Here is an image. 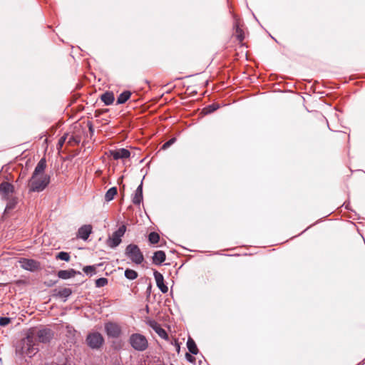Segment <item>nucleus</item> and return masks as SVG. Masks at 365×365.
I'll list each match as a JSON object with an SVG mask.
<instances>
[{"instance_id": "393cba45", "label": "nucleus", "mask_w": 365, "mask_h": 365, "mask_svg": "<svg viewBox=\"0 0 365 365\" xmlns=\"http://www.w3.org/2000/svg\"><path fill=\"white\" fill-rule=\"evenodd\" d=\"M17 203L16 200L15 199H11L9 200V202L6 204V207L5 209V212H8L12 209H14Z\"/></svg>"}, {"instance_id": "ddd939ff", "label": "nucleus", "mask_w": 365, "mask_h": 365, "mask_svg": "<svg viewBox=\"0 0 365 365\" xmlns=\"http://www.w3.org/2000/svg\"><path fill=\"white\" fill-rule=\"evenodd\" d=\"M13 190V185L7 182H3L0 185V192L5 197H9Z\"/></svg>"}, {"instance_id": "cd10ccee", "label": "nucleus", "mask_w": 365, "mask_h": 365, "mask_svg": "<svg viewBox=\"0 0 365 365\" xmlns=\"http://www.w3.org/2000/svg\"><path fill=\"white\" fill-rule=\"evenodd\" d=\"M11 322V319L9 317H1L0 318V326L5 327Z\"/></svg>"}, {"instance_id": "7ed1b4c3", "label": "nucleus", "mask_w": 365, "mask_h": 365, "mask_svg": "<svg viewBox=\"0 0 365 365\" xmlns=\"http://www.w3.org/2000/svg\"><path fill=\"white\" fill-rule=\"evenodd\" d=\"M29 332L38 344V342L47 343L53 338V333L49 329L31 328Z\"/></svg>"}, {"instance_id": "a878e982", "label": "nucleus", "mask_w": 365, "mask_h": 365, "mask_svg": "<svg viewBox=\"0 0 365 365\" xmlns=\"http://www.w3.org/2000/svg\"><path fill=\"white\" fill-rule=\"evenodd\" d=\"M107 284H108V279L104 277L99 278L96 281V285L97 287H104Z\"/></svg>"}, {"instance_id": "473e14b6", "label": "nucleus", "mask_w": 365, "mask_h": 365, "mask_svg": "<svg viewBox=\"0 0 365 365\" xmlns=\"http://www.w3.org/2000/svg\"><path fill=\"white\" fill-rule=\"evenodd\" d=\"M175 141V139L173 138V139H170V140H168V142H166L163 145V148H168L170 145H171Z\"/></svg>"}, {"instance_id": "9b49d317", "label": "nucleus", "mask_w": 365, "mask_h": 365, "mask_svg": "<svg viewBox=\"0 0 365 365\" xmlns=\"http://www.w3.org/2000/svg\"><path fill=\"white\" fill-rule=\"evenodd\" d=\"M154 277L158 287L163 293H166L168 291V287L164 284L163 276L158 271L154 272Z\"/></svg>"}, {"instance_id": "bb28decb", "label": "nucleus", "mask_w": 365, "mask_h": 365, "mask_svg": "<svg viewBox=\"0 0 365 365\" xmlns=\"http://www.w3.org/2000/svg\"><path fill=\"white\" fill-rule=\"evenodd\" d=\"M217 108H218V106L212 104V105L208 106L206 108H205L203 110L205 113H210L216 110Z\"/></svg>"}, {"instance_id": "f03ea898", "label": "nucleus", "mask_w": 365, "mask_h": 365, "mask_svg": "<svg viewBox=\"0 0 365 365\" xmlns=\"http://www.w3.org/2000/svg\"><path fill=\"white\" fill-rule=\"evenodd\" d=\"M38 351V344L35 341L32 335L28 331L26 337L21 341L19 351H21V354L31 357Z\"/></svg>"}, {"instance_id": "2eb2a0df", "label": "nucleus", "mask_w": 365, "mask_h": 365, "mask_svg": "<svg viewBox=\"0 0 365 365\" xmlns=\"http://www.w3.org/2000/svg\"><path fill=\"white\" fill-rule=\"evenodd\" d=\"M165 260V254L163 251H157L153 257V263L160 264Z\"/></svg>"}, {"instance_id": "0eeeda50", "label": "nucleus", "mask_w": 365, "mask_h": 365, "mask_svg": "<svg viewBox=\"0 0 365 365\" xmlns=\"http://www.w3.org/2000/svg\"><path fill=\"white\" fill-rule=\"evenodd\" d=\"M86 342L91 348L98 349L103 345L104 339L101 334L93 331L88 334L86 337Z\"/></svg>"}, {"instance_id": "f3484780", "label": "nucleus", "mask_w": 365, "mask_h": 365, "mask_svg": "<svg viewBox=\"0 0 365 365\" xmlns=\"http://www.w3.org/2000/svg\"><path fill=\"white\" fill-rule=\"evenodd\" d=\"M101 99L106 105L108 106L113 103L115 98L113 93L106 92L101 96Z\"/></svg>"}, {"instance_id": "4468645a", "label": "nucleus", "mask_w": 365, "mask_h": 365, "mask_svg": "<svg viewBox=\"0 0 365 365\" xmlns=\"http://www.w3.org/2000/svg\"><path fill=\"white\" fill-rule=\"evenodd\" d=\"M143 200V187L142 184H140L136 189L135 192L134 197L133 198V202L135 205H140V203Z\"/></svg>"}, {"instance_id": "c756f323", "label": "nucleus", "mask_w": 365, "mask_h": 365, "mask_svg": "<svg viewBox=\"0 0 365 365\" xmlns=\"http://www.w3.org/2000/svg\"><path fill=\"white\" fill-rule=\"evenodd\" d=\"M71 294V291L69 289H63V290L59 292V294L64 297H68Z\"/></svg>"}, {"instance_id": "412c9836", "label": "nucleus", "mask_w": 365, "mask_h": 365, "mask_svg": "<svg viewBox=\"0 0 365 365\" xmlns=\"http://www.w3.org/2000/svg\"><path fill=\"white\" fill-rule=\"evenodd\" d=\"M187 349H189V351L192 354H197L198 349L197 348L195 342L194 341V340L192 339H191V338L188 339L187 342Z\"/></svg>"}, {"instance_id": "f257e3e1", "label": "nucleus", "mask_w": 365, "mask_h": 365, "mask_svg": "<svg viewBox=\"0 0 365 365\" xmlns=\"http://www.w3.org/2000/svg\"><path fill=\"white\" fill-rule=\"evenodd\" d=\"M46 162L42 158L37 164L29 180V189L34 192L42 191L49 183V176L45 174Z\"/></svg>"}, {"instance_id": "b1692460", "label": "nucleus", "mask_w": 365, "mask_h": 365, "mask_svg": "<svg viewBox=\"0 0 365 365\" xmlns=\"http://www.w3.org/2000/svg\"><path fill=\"white\" fill-rule=\"evenodd\" d=\"M56 259L68 262L70 260V255L68 252H61L56 255Z\"/></svg>"}, {"instance_id": "9d476101", "label": "nucleus", "mask_w": 365, "mask_h": 365, "mask_svg": "<svg viewBox=\"0 0 365 365\" xmlns=\"http://www.w3.org/2000/svg\"><path fill=\"white\" fill-rule=\"evenodd\" d=\"M130 155V151L125 148H120L110 151V156H111L114 160L128 158Z\"/></svg>"}, {"instance_id": "6e6552de", "label": "nucleus", "mask_w": 365, "mask_h": 365, "mask_svg": "<svg viewBox=\"0 0 365 365\" xmlns=\"http://www.w3.org/2000/svg\"><path fill=\"white\" fill-rule=\"evenodd\" d=\"M19 263L22 269L31 272L38 270L40 267L38 262L31 259L21 258L19 260Z\"/></svg>"}, {"instance_id": "1a4fd4ad", "label": "nucleus", "mask_w": 365, "mask_h": 365, "mask_svg": "<svg viewBox=\"0 0 365 365\" xmlns=\"http://www.w3.org/2000/svg\"><path fill=\"white\" fill-rule=\"evenodd\" d=\"M105 330L109 337L118 338L121 334L120 327L114 322H108L105 324Z\"/></svg>"}, {"instance_id": "2f4dec72", "label": "nucleus", "mask_w": 365, "mask_h": 365, "mask_svg": "<svg viewBox=\"0 0 365 365\" xmlns=\"http://www.w3.org/2000/svg\"><path fill=\"white\" fill-rule=\"evenodd\" d=\"M237 39H238L240 42H242V41H243V39H244V36H243V35H242V34L241 30H240L239 29H237Z\"/></svg>"}, {"instance_id": "c85d7f7f", "label": "nucleus", "mask_w": 365, "mask_h": 365, "mask_svg": "<svg viewBox=\"0 0 365 365\" xmlns=\"http://www.w3.org/2000/svg\"><path fill=\"white\" fill-rule=\"evenodd\" d=\"M66 138H67V134H65L63 136H62L59 139L58 143V145H57L58 150L61 149V148L63 145Z\"/></svg>"}, {"instance_id": "a211bd4d", "label": "nucleus", "mask_w": 365, "mask_h": 365, "mask_svg": "<svg viewBox=\"0 0 365 365\" xmlns=\"http://www.w3.org/2000/svg\"><path fill=\"white\" fill-rule=\"evenodd\" d=\"M131 93L130 91H124L120 94L117 99L118 104H123L125 103L130 97Z\"/></svg>"}, {"instance_id": "f8f14e48", "label": "nucleus", "mask_w": 365, "mask_h": 365, "mask_svg": "<svg viewBox=\"0 0 365 365\" xmlns=\"http://www.w3.org/2000/svg\"><path fill=\"white\" fill-rule=\"evenodd\" d=\"M92 227L89 225H83L79 228L78 232V237L86 240L91 233Z\"/></svg>"}, {"instance_id": "5701e85b", "label": "nucleus", "mask_w": 365, "mask_h": 365, "mask_svg": "<svg viewBox=\"0 0 365 365\" xmlns=\"http://www.w3.org/2000/svg\"><path fill=\"white\" fill-rule=\"evenodd\" d=\"M148 239L150 243L155 244L158 242L160 236L158 233L153 232L149 235Z\"/></svg>"}, {"instance_id": "dca6fc26", "label": "nucleus", "mask_w": 365, "mask_h": 365, "mask_svg": "<svg viewBox=\"0 0 365 365\" xmlns=\"http://www.w3.org/2000/svg\"><path fill=\"white\" fill-rule=\"evenodd\" d=\"M76 274V272L73 269L68 270H60L58 272V277L61 279H67L73 277Z\"/></svg>"}, {"instance_id": "39448f33", "label": "nucleus", "mask_w": 365, "mask_h": 365, "mask_svg": "<svg viewBox=\"0 0 365 365\" xmlns=\"http://www.w3.org/2000/svg\"><path fill=\"white\" fill-rule=\"evenodd\" d=\"M126 256L134 263L139 264L143 262L144 257L140 248L135 245L130 244L125 248Z\"/></svg>"}, {"instance_id": "aec40b11", "label": "nucleus", "mask_w": 365, "mask_h": 365, "mask_svg": "<svg viewBox=\"0 0 365 365\" xmlns=\"http://www.w3.org/2000/svg\"><path fill=\"white\" fill-rule=\"evenodd\" d=\"M117 195V188L115 187H113L110 188L105 195V200L107 202L112 200L114 197Z\"/></svg>"}, {"instance_id": "4be33fe9", "label": "nucleus", "mask_w": 365, "mask_h": 365, "mask_svg": "<svg viewBox=\"0 0 365 365\" xmlns=\"http://www.w3.org/2000/svg\"><path fill=\"white\" fill-rule=\"evenodd\" d=\"M125 276L128 279H135L138 277V273L135 270L127 269L125 271Z\"/></svg>"}, {"instance_id": "6ab92c4d", "label": "nucleus", "mask_w": 365, "mask_h": 365, "mask_svg": "<svg viewBox=\"0 0 365 365\" xmlns=\"http://www.w3.org/2000/svg\"><path fill=\"white\" fill-rule=\"evenodd\" d=\"M152 327L161 338L165 339L168 336L166 331L157 323H154Z\"/></svg>"}, {"instance_id": "20e7f679", "label": "nucleus", "mask_w": 365, "mask_h": 365, "mask_svg": "<svg viewBox=\"0 0 365 365\" xmlns=\"http://www.w3.org/2000/svg\"><path fill=\"white\" fill-rule=\"evenodd\" d=\"M129 343L136 351H143L148 346V342L145 336L140 334H133L129 338Z\"/></svg>"}, {"instance_id": "7c9ffc66", "label": "nucleus", "mask_w": 365, "mask_h": 365, "mask_svg": "<svg viewBox=\"0 0 365 365\" xmlns=\"http://www.w3.org/2000/svg\"><path fill=\"white\" fill-rule=\"evenodd\" d=\"M83 272L86 274H89L95 272V268L93 266H86L83 268Z\"/></svg>"}, {"instance_id": "423d86ee", "label": "nucleus", "mask_w": 365, "mask_h": 365, "mask_svg": "<svg viewBox=\"0 0 365 365\" xmlns=\"http://www.w3.org/2000/svg\"><path fill=\"white\" fill-rule=\"evenodd\" d=\"M125 230L126 227L125 225L120 226L118 230L108 237L106 241L107 245L111 248L117 247L121 242V237L124 235Z\"/></svg>"}]
</instances>
